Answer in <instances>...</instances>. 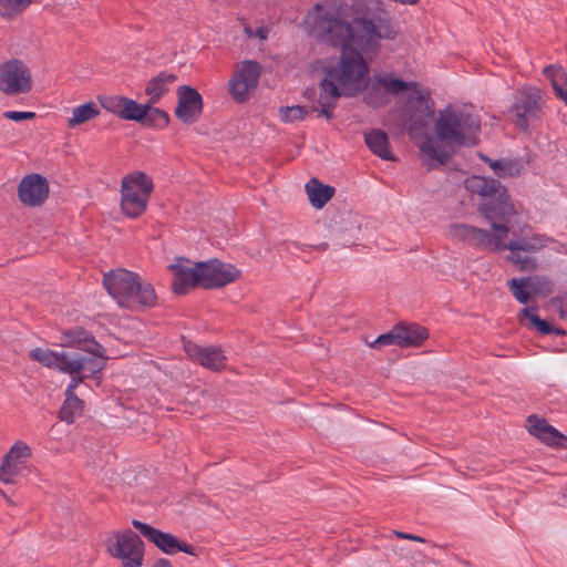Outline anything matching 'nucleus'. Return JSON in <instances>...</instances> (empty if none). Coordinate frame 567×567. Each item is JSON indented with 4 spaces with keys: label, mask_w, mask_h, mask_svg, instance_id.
I'll use <instances>...</instances> for the list:
<instances>
[{
    "label": "nucleus",
    "mask_w": 567,
    "mask_h": 567,
    "mask_svg": "<svg viewBox=\"0 0 567 567\" xmlns=\"http://www.w3.org/2000/svg\"><path fill=\"white\" fill-rule=\"evenodd\" d=\"M74 391H75V384H69L65 390V399L63 402H72L73 400L81 401V399L75 395Z\"/></svg>",
    "instance_id": "37998d69"
},
{
    "label": "nucleus",
    "mask_w": 567,
    "mask_h": 567,
    "mask_svg": "<svg viewBox=\"0 0 567 567\" xmlns=\"http://www.w3.org/2000/svg\"><path fill=\"white\" fill-rule=\"evenodd\" d=\"M412 83H408L399 78L378 76L375 82L372 83L370 91L364 95V102L372 106H378V103L373 101V95L383 87L391 94H400L405 92Z\"/></svg>",
    "instance_id": "4be33fe9"
},
{
    "label": "nucleus",
    "mask_w": 567,
    "mask_h": 567,
    "mask_svg": "<svg viewBox=\"0 0 567 567\" xmlns=\"http://www.w3.org/2000/svg\"><path fill=\"white\" fill-rule=\"evenodd\" d=\"M103 286L120 307L130 310L152 308L157 302L153 285L143 280L136 272L126 269L111 270L105 274Z\"/></svg>",
    "instance_id": "39448f33"
},
{
    "label": "nucleus",
    "mask_w": 567,
    "mask_h": 567,
    "mask_svg": "<svg viewBox=\"0 0 567 567\" xmlns=\"http://www.w3.org/2000/svg\"><path fill=\"white\" fill-rule=\"evenodd\" d=\"M32 89L31 71L18 59L6 61L0 66V91L7 95L25 94Z\"/></svg>",
    "instance_id": "f8f14e48"
},
{
    "label": "nucleus",
    "mask_w": 567,
    "mask_h": 567,
    "mask_svg": "<svg viewBox=\"0 0 567 567\" xmlns=\"http://www.w3.org/2000/svg\"><path fill=\"white\" fill-rule=\"evenodd\" d=\"M313 33L330 44H351L361 52L378 54L384 41H392L399 28L380 0H357L352 24L341 17L339 2L317 3Z\"/></svg>",
    "instance_id": "f257e3e1"
},
{
    "label": "nucleus",
    "mask_w": 567,
    "mask_h": 567,
    "mask_svg": "<svg viewBox=\"0 0 567 567\" xmlns=\"http://www.w3.org/2000/svg\"><path fill=\"white\" fill-rule=\"evenodd\" d=\"M189 357L197 360L203 367L212 370H219L225 364V357L219 349L214 347L203 348L196 344L186 346Z\"/></svg>",
    "instance_id": "aec40b11"
},
{
    "label": "nucleus",
    "mask_w": 567,
    "mask_h": 567,
    "mask_svg": "<svg viewBox=\"0 0 567 567\" xmlns=\"http://www.w3.org/2000/svg\"><path fill=\"white\" fill-rule=\"evenodd\" d=\"M420 151L427 155L431 159L437 162L440 165H445L450 158L451 154L444 150L442 146L434 145V142L431 136H426L425 140L419 145Z\"/></svg>",
    "instance_id": "c756f323"
},
{
    "label": "nucleus",
    "mask_w": 567,
    "mask_h": 567,
    "mask_svg": "<svg viewBox=\"0 0 567 567\" xmlns=\"http://www.w3.org/2000/svg\"><path fill=\"white\" fill-rule=\"evenodd\" d=\"M395 535L400 538H404V539H411V540H416V542H425L424 538L420 537V536H416V535H412V534H408V533H402V532H394Z\"/></svg>",
    "instance_id": "c03bdc74"
},
{
    "label": "nucleus",
    "mask_w": 567,
    "mask_h": 567,
    "mask_svg": "<svg viewBox=\"0 0 567 567\" xmlns=\"http://www.w3.org/2000/svg\"><path fill=\"white\" fill-rule=\"evenodd\" d=\"M559 317L567 320V310L564 307L559 309Z\"/></svg>",
    "instance_id": "864d4df0"
},
{
    "label": "nucleus",
    "mask_w": 567,
    "mask_h": 567,
    "mask_svg": "<svg viewBox=\"0 0 567 567\" xmlns=\"http://www.w3.org/2000/svg\"><path fill=\"white\" fill-rule=\"evenodd\" d=\"M148 110L145 112L144 121L141 123L144 126H151L156 128H164L169 123V115L164 110L154 107L155 104L147 102Z\"/></svg>",
    "instance_id": "2f4dec72"
},
{
    "label": "nucleus",
    "mask_w": 567,
    "mask_h": 567,
    "mask_svg": "<svg viewBox=\"0 0 567 567\" xmlns=\"http://www.w3.org/2000/svg\"><path fill=\"white\" fill-rule=\"evenodd\" d=\"M364 141L369 150L384 161H394L390 151L388 134L381 130H371L364 134Z\"/></svg>",
    "instance_id": "b1692460"
},
{
    "label": "nucleus",
    "mask_w": 567,
    "mask_h": 567,
    "mask_svg": "<svg viewBox=\"0 0 567 567\" xmlns=\"http://www.w3.org/2000/svg\"><path fill=\"white\" fill-rule=\"evenodd\" d=\"M32 0H0V14L11 16L24 10Z\"/></svg>",
    "instance_id": "58836bf2"
},
{
    "label": "nucleus",
    "mask_w": 567,
    "mask_h": 567,
    "mask_svg": "<svg viewBox=\"0 0 567 567\" xmlns=\"http://www.w3.org/2000/svg\"><path fill=\"white\" fill-rule=\"evenodd\" d=\"M328 247H329L328 243H321V244H319L317 246H313L315 249L320 250V251L327 250Z\"/></svg>",
    "instance_id": "8fccbe9b"
},
{
    "label": "nucleus",
    "mask_w": 567,
    "mask_h": 567,
    "mask_svg": "<svg viewBox=\"0 0 567 567\" xmlns=\"http://www.w3.org/2000/svg\"><path fill=\"white\" fill-rule=\"evenodd\" d=\"M305 95L310 99V97L316 95V90L315 89H307L305 91Z\"/></svg>",
    "instance_id": "603ef678"
},
{
    "label": "nucleus",
    "mask_w": 567,
    "mask_h": 567,
    "mask_svg": "<svg viewBox=\"0 0 567 567\" xmlns=\"http://www.w3.org/2000/svg\"><path fill=\"white\" fill-rule=\"evenodd\" d=\"M553 302L559 301L561 305L567 306V293L561 297H556L551 300Z\"/></svg>",
    "instance_id": "09e8293b"
},
{
    "label": "nucleus",
    "mask_w": 567,
    "mask_h": 567,
    "mask_svg": "<svg viewBox=\"0 0 567 567\" xmlns=\"http://www.w3.org/2000/svg\"><path fill=\"white\" fill-rule=\"evenodd\" d=\"M544 99L536 87H526L514 94L511 112L515 114V125L523 132L537 125L543 117Z\"/></svg>",
    "instance_id": "1a4fd4ad"
},
{
    "label": "nucleus",
    "mask_w": 567,
    "mask_h": 567,
    "mask_svg": "<svg viewBox=\"0 0 567 567\" xmlns=\"http://www.w3.org/2000/svg\"><path fill=\"white\" fill-rule=\"evenodd\" d=\"M3 116L8 120L14 122H22L27 120H32L35 117V113L33 112H20V111H7L3 113Z\"/></svg>",
    "instance_id": "79ce46f5"
},
{
    "label": "nucleus",
    "mask_w": 567,
    "mask_h": 567,
    "mask_svg": "<svg viewBox=\"0 0 567 567\" xmlns=\"http://www.w3.org/2000/svg\"><path fill=\"white\" fill-rule=\"evenodd\" d=\"M465 188L484 198L480 212L489 221L492 231L464 223H454L449 227L452 238L468 246L488 252H499L503 240L511 233V217L516 214L507 189L498 179L473 175L464 182Z\"/></svg>",
    "instance_id": "f03ea898"
},
{
    "label": "nucleus",
    "mask_w": 567,
    "mask_h": 567,
    "mask_svg": "<svg viewBox=\"0 0 567 567\" xmlns=\"http://www.w3.org/2000/svg\"><path fill=\"white\" fill-rule=\"evenodd\" d=\"M539 440L548 445L567 447V436L551 425L545 429V432L540 435Z\"/></svg>",
    "instance_id": "4c0bfd02"
},
{
    "label": "nucleus",
    "mask_w": 567,
    "mask_h": 567,
    "mask_svg": "<svg viewBox=\"0 0 567 567\" xmlns=\"http://www.w3.org/2000/svg\"><path fill=\"white\" fill-rule=\"evenodd\" d=\"M434 130L436 137L446 145L474 146L481 121L472 113L447 106L439 112Z\"/></svg>",
    "instance_id": "423d86ee"
},
{
    "label": "nucleus",
    "mask_w": 567,
    "mask_h": 567,
    "mask_svg": "<svg viewBox=\"0 0 567 567\" xmlns=\"http://www.w3.org/2000/svg\"><path fill=\"white\" fill-rule=\"evenodd\" d=\"M92 355L93 358L79 353L70 354L68 367L64 369V373L75 374L82 371H86V375H89V378L93 380H100L102 371L106 367L107 357H105V349L103 348L101 355Z\"/></svg>",
    "instance_id": "f3484780"
},
{
    "label": "nucleus",
    "mask_w": 567,
    "mask_h": 567,
    "mask_svg": "<svg viewBox=\"0 0 567 567\" xmlns=\"http://www.w3.org/2000/svg\"><path fill=\"white\" fill-rule=\"evenodd\" d=\"M132 525L143 537L166 555H174L179 551L192 556L196 555V548L193 545L181 540L171 533L162 532L137 519H133Z\"/></svg>",
    "instance_id": "ddd939ff"
},
{
    "label": "nucleus",
    "mask_w": 567,
    "mask_h": 567,
    "mask_svg": "<svg viewBox=\"0 0 567 567\" xmlns=\"http://www.w3.org/2000/svg\"><path fill=\"white\" fill-rule=\"evenodd\" d=\"M30 358L47 368H54L64 372L70 354L66 352L52 351L50 349L35 348L30 351Z\"/></svg>",
    "instance_id": "5701e85b"
},
{
    "label": "nucleus",
    "mask_w": 567,
    "mask_h": 567,
    "mask_svg": "<svg viewBox=\"0 0 567 567\" xmlns=\"http://www.w3.org/2000/svg\"><path fill=\"white\" fill-rule=\"evenodd\" d=\"M203 112V97L198 91L189 85L177 89V106L175 116L184 124L196 123Z\"/></svg>",
    "instance_id": "2eb2a0df"
},
{
    "label": "nucleus",
    "mask_w": 567,
    "mask_h": 567,
    "mask_svg": "<svg viewBox=\"0 0 567 567\" xmlns=\"http://www.w3.org/2000/svg\"><path fill=\"white\" fill-rule=\"evenodd\" d=\"M536 311V306H529L520 309L517 316L518 321L526 328L534 329L543 336L551 334V324L539 318Z\"/></svg>",
    "instance_id": "a878e982"
},
{
    "label": "nucleus",
    "mask_w": 567,
    "mask_h": 567,
    "mask_svg": "<svg viewBox=\"0 0 567 567\" xmlns=\"http://www.w3.org/2000/svg\"><path fill=\"white\" fill-rule=\"evenodd\" d=\"M342 49L340 60L336 65L324 70L320 81L321 92L317 99L320 115L327 120L333 118L336 101L341 96L353 97L369 87V64L363 52L351 44H332Z\"/></svg>",
    "instance_id": "7ed1b4c3"
},
{
    "label": "nucleus",
    "mask_w": 567,
    "mask_h": 567,
    "mask_svg": "<svg viewBox=\"0 0 567 567\" xmlns=\"http://www.w3.org/2000/svg\"><path fill=\"white\" fill-rule=\"evenodd\" d=\"M507 285L515 299L523 305L528 303L532 296L536 293V288L528 277L513 278Z\"/></svg>",
    "instance_id": "c85d7f7f"
},
{
    "label": "nucleus",
    "mask_w": 567,
    "mask_h": 567,
    "mask_svg": "<svg viewBox=\"0 0 567 567\" xmlns=\"http://www.w3.org/2000/svg\"><path fill=\"white\" fill-rule=\"evenodd\" d=\"M60 340L62 347H76L90 354L101 355L103 351L92 333L80 327L63 330Z\"/></svg>",
    "instance_id": "6ab92c4d"
},
{
    "label": "nucleus",
    "mask_w": 567,
    "mask_h": 567,
    "mask_svg": "<svg viewBox=\"0 0 567 567\" xmlns=\"http://www.w3.org/2000/svg\"><path fill=\"white\" fill-rule=\"evenodd\" d=\"M18 196L20 202L25 206H41L49 196L47 178L39 174L24 176L19 183Z\"/></svg>",
    "instance_id": "dca6fc26"
},
{
    "label": "nucleus",
    "mask_w": 567,
    "mask_h": 567,
    "mask_svg": "<svg viewBox=\"0 0 567 567\" xmlns=\"http://www.w3.org/2000/svg\"><path fill=\"white\" fill-rule=\"evenodd\" d=\"M84 409V402L81 401H72V402H63L62 406L59 410L58 416L61 421L66 423H73L74 420L82 415Z\"/></svg>",
    "instance_id": "f704fd0d"
},
{
    "label": "nucleus",
    "mask_w": 567,
    "mask_h": 567,
    "mask_svg": "<svg viewBox=\"0 0 567 567\" xmlns=\"http://www.w3.org/2000/svg\"><path fill=\"white\" fill-rule=\"evenodd\" d=\"M258 37H259L260 39H266V33H265V31H264V30H261V29H260V30H258Z\"/></svg>",
    "instance_id": "5fc2aeb1"
},
{
    "label": "nucleus",
    "mask_w": 567,
    "mask_h": 567,
    "mask_svg": "<svg viewBox=\"0 0 567 567\" xmlns=\"http://www.w3.org/2000/svg\"><path fill=\"white\" fill-rule=\"evenodd\" d=\"M109 553L122 560L123 567H142L144 543L132 530L114 534L107 540Z\"/></svg>",
    "instance_id": "9b49d317"
},
{
    "label": "nucleus",
    "mask_w": 567,
    "mask_h": 567,
    "mask_svg": "<svg viewBox=\"0 0 567 567\" xmlns=\"http://www.w3.org/2000/svg\"><path fill=\"white\" fill-rule=\"evenodd\" d=\"M551 334H556V336H565V334H566V332H565V330H564V329H561V328H557V327H554V326L551 324Z\"/></svg>",
    "instance_id": "de8ad7c7"
},
{
    "label": "nucleus",
    "mask_w": 567,
    "mask_h": 567,
    "mask_svg": "<svg viewBox=\"0 0 567 567\" xmlns=\"http://www.w3.org/2000/svg\"><path fill=\"white\" fill-rule=\"evenodd\" d=\"M434 117V102L423 92L415 90L409 96L403 112L401 131L406 130L412 137L425 130Z\"/></svg>",
    "instance_id": "9d476101"
},
{
    "label": "nucleus",
    "mask_w": 567,
    "mask_h": 567,
    "mask_svg": "<svg viewBox=\"0 0 567 567\" xmlns=\"http://www.w3.org/2000/svg\"><path fill=\"white\" fill-rule=\"evenodd\" d=\"M299 248H300V245L297 241H292V243L288 244V250H290V251H293L295 249H299Z\"/></svg>",
    "instance_id": "3c124183"
},
{
    "label": "nucleus",
    "mask_w": 567,
    "mask_h": 567,
    "mask_svg": "<svg viewBox=\"0 0 567 567\" xmlns=\"http://www.w3.org/2000/svg\"><path fill=\"white\" fill-rule=\"evenodd\" d=\"M71 377H72V382L70 384H75V389L78 388V385L80 383L84 382V380L89 378V375L82 374L81 372L71 374Z\"/></svg>",
    "instance_id": "a18cd8bd"
},
{
    "label": "nucleus",
    "mask_w": 567,
    "mask_h": 567,
    "mask_svg": "<svg viewBox=\"0 0 567 567\" xmlns=\"http://www.w3.org/2000/svg\"><path fill=\"white\" fill-rule=\"evenodd\" d=\"M123 113L121 118L125 121H134L137 123H142L144 121L145 112L148 110V105L140 104L136 101L128 99L125 96V101L123 102Z\"/></svg>",
    "instance_id": "473e14b6"
},
{
    "label": "nucleus",
    "mask_w": 567,
    "mask_h": 567,
    "mask_svg": "<svg viewBox=\"0 0 567 567\" xmlns=\"http://www.w3.org/2000/svg\"><path fill=\"white\" fill-rule=\"evenodd\" d=\"M317 111L319 110L316 106L307 109L300 105L281 106L279 109V113L284 122H295L298 120H303L310 112Z\"/></svg>",
    "instance_id": "c9c22d12"
},
{
    "label": "nucleus",
    "mask_w": 567,
    "mask_h": 567,
    "mask_svg": "<svg viewBox=\"0 0 567 567\" xmlns=\"http://www.w3.org/2000/svg\"><path fill=\"white\" fill-rule=\"evenodd\" d=\"M544 247L538 236H528L524 229L517 233L511 226V233L507 239L503 240L499 252L509 250L505 260L514 265L519 271H533L537 268V260L529 254L538 251Z\"/></svg>",
    "instance_id": "0eeeda50"
},
{
    "label": "nucleus",
    "mask_w": 567,
    "mask_h": 567,
    "mask_svg": "<svg viewBox=\"0 0 567 567\" xmlns=\"http://www.w3.org/2000/svg\"><path fill=\"white\" fill-rule=\"evenodd\" d=\"M306 192L310 204L320 209L332 198L336 189L330 185L322 184L317 178H311L306 184Z\"/></svg>",
    "instance_id": "393cba45"
},
{
    "label": "nucleus",
    "mask_w": 567,
    "mask_h": 567,
    "mask_svg": "<svg viewBox=\"0 0 567 567\" xmlns=\"http://www.w3.org/2000/svg\"><path fill=\"white\" fill-rule=\"evenodd\" d=\"M400 339H401V336L399 334L398 324H396L391 331L380 334L374 341H372V342L367 341V343L371 348L381 349L383 347L392 346V344L400 346Z\"/></svg>",
    "instance_id": "e433bc0d"
},
{
    "label": "nucleus",
    "mask_w": 567,
    "mask_h": 567,
    "mask_svg": "<svg viewBox=\"0 0 567 567\" xmlns=\"http://www.w3.org/2000/svg\"><path fill=\"white\" fill-rule=\"evenodd\" d=\"M31 455V449L22 441L16 442L4 455L0 466V480L6 484L14 482L23 460Z\"/></svg>",
    "instance_id": "a211bd4d"
},
{
    "label": "nucleus",
    "mask_w": 567,
    "mask_h": 567,
    "mask_svg": "<svg viewBox=\"0 0 567 567\" xmlns=\"http://www.w3.org/2000/svg\"><path fill=\"white\" fill-rule=\"evenodd\" d=\"M400 347H419L427 339V330L419 324H398Z\"/></svg>",
    "instance_id": "bb28decb"
},
{
    "label": "nucleus",
    "mask_w": 567,
    "mask_h": 567,
    "mask_svg": "<svg viewBox=\"0 0 567 567\" xmlns=\"http://www.w3.org/2000/svg\"><path fill=\"white\" fill-rule=\"evenodd\" d=\"M177 80L174 73L166 71L159 72L153 76L146 84L145 94L151 104H156L168 91L169 86Z\"/></svg>",
    "instance_id": "412c9836"
},
{
    "label": "nucleus",
    "mask_w": 567,
    "mask_h": 567,
    "mask_svg": "<svg viewBox=\"0 0 567 567\" xmlns=\"http://www.w3.org/2000/svg\"><path fill=\"white\" fill-rule=\"evenodd\" d=\"M544 74L550 80L556 96H563V90L566 83V72L563 68L548 65L544 69Z\"/></svg>",
    "instance_id": "72a5a7b5"
},
{
    "label": "nucleus",
    "mask_w": 567,
    "mask_h": 567,
    "mask_svg": "<svg viewBox=\"0 0 567 567\" xmlns=\"http://www.w3.org/2000/svg\"><path fill=\"white\" fill-rule=\"evenodd\" d=\"M260 72L261 66L256 61L246 60L239 64L230 80L229 92L234 100L238 103L246 100L247 93L257 87Z\"/></svg>",
    "instance_id": "4468645a"
},
{
    "label": "nucleus",
    "mask_w": 567,
    "mask_h": 567,
    "mask_svg": "<svg viewBox=\"0 0 567 567\" xmlns=\"http://www.w3.org/2000/svg\"><path fill=\"white\" fill-rule=\"evenodd\" d=\"M153 182L144 172H134L123 177L121 185V208L124 215L137 218L146 207L153 192Z\"/></svg>",
    "instance_id": "6e6552de"
},
{
    "label": "nucleus",
    "mask_w": 567,
    "mask_h": 567,
    "mask_svg": "<svg viewBox=\"0 0 567 567\" xmlns=\"http://www.w3.org/2000/svg\"><path fill=\"white\" fill-rule=\"evenodd\" d=\"M168 269L174 275L172 289L176 295H185L188 288L195 287L221 288L236 281L240 276V270L234 265L216 258L193 262L189 259L177 257L175 262L168 266Z\"/></svg>",
    "instance_id": "20e7f679"
},
{
    "label": "nucleus",
    "mask_w": 567,
    "mask_h": 567,
    "mask_svg": "<svg viewBox=\"0 0 567 567\" xmlns=\"http://www.w3.org/2000/svg\"><path fill=\"white\" fill-rule=\"evenodd\" d=\"M527 423L529 433L537 439H539L540 435L545 432V429L550 425L546 422V420L539 419L536 415L528 416Z\"/></svg>",
    "instance_id": "a19ab883"
},
{
    "label": "nucleus",
    "mask_w": 567,
    "mask_h": 567,
    "mask_svg": "<svg viewBox=\"0 0 567 567\" xmlns=\"http://www.w3.org/2000/svg\"><path fill=\"white\" fill-rule=\"evenodd\" d=\"M125 96H106L101 100V105L106 111L116 114L118 117L122 116Z\"/></svg>",
    "instance_id": "ea45409f"
},
{
    "label": "nucleus",
    "mask_w": 567,
    "mask_h": 567,
    "mask_svg": "<svg viewBox=\"0 0 567 567\" xmlns=\"http://www.w3.org/2000/svg\"><path fill=\"white\" fill-rule=\"evenodd\" d=\"M481 158L489 165V167L494 171V173L498 177H514L519 175L522 171L520 162L516 159H491L485 155H481Z\"/></svg>",
    "instance_id": "cd10ccee"
},
{
    "label": "nucleus",
    "mask_w": 567,
    "mask_h": 567,
    "mask_svg": "<svg viewBox=\"0 0 567 567\" xmlns=\"http://www.w3.org/2000/svg\"><path fill=\"white\" fill-rule=\"evenodd\" d=\"M99 109L95 103L89 102L82 105H79L73 109L72 117L69 118V127H75L81 125L91 118L99 115Z\"/></svg>",
    "instance_id": "7c9ffc66"
},
{
    "label": "nucleus",
    "mask_w": 567,
    "mask_h": 567,
    "mask_svg": "<svg viewBox=\"0 0 567 567\" xmlns=\"http://www.w3.org/2000/svg\"><path fill=\"white\" fill-rule=\"evenodd\" d=\"M152 567H173L171 561L166 558H159L155 561V564Z\"/></svg>",
    "instance_id": "49530a36"
}]
</instances>
